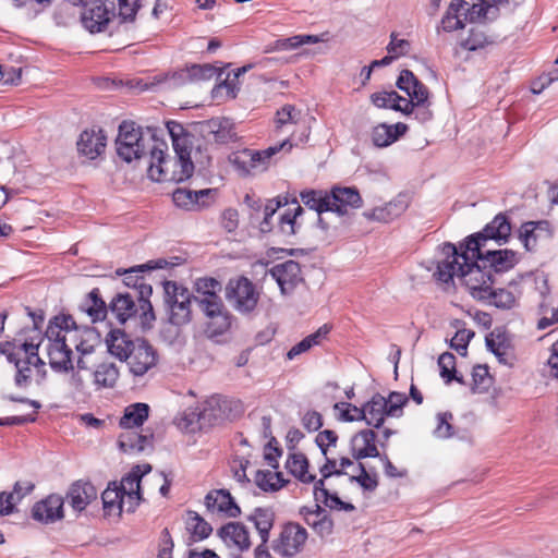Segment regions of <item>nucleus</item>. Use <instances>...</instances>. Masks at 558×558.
<instances>
[{"label":"nucleus","mask_w":558,"mask_h":558,"mask_svg":"<svg viewBox=\"0 0 558 558\" xmlns=\"http://www.w3.org/2000/svg\"><path fill=\"white\" fill-rule=\"evenodd\" d=\"M71 315H57L49 320L45 337L48 341L47 353L50 367L58 373H68L74 369L72 348L77 350L82 330Z\"/></svg>","instance_id":"nucleus-1"},{"label":"nucleus","mask_w":558,"mask_h":558,"mask_svg":"<svg viewBox=\"0 0 558 558\" xmlns=\"http://www.w3.org/2000/svg\"><path fill=\"white\" fill-rule=\"evenodd\" d=\"M167 150L168 145L162 140L153 146L148 160V177L156 182L175 183L190 179L194 172L191 149L174 151L173 157L168 156Z\"/></svg>","instance_id":"nucleus-2"},{"label":"nucleus","mask_w":558,"mask_h":558,"mask_svg":"<svg viewBox=\"0 0 558 558\" xmlns=\"http://www.w3.org/2000/svg\"><path fill=\"white\" fill-rule=\"evenodd\" d=\"M81 12V22L90 33L104 32L118 14L124 22H133L141 8L137 0H86Z\"/></svg>","instance_id":"nucleus-3"},{"label":"nucleus","mask_w":558,"mask_h":558,"mask_svg":"<svg viewBox=\"0 0 558 558\" xmlns=\"http://www.w3.org/2000/svg\"><path fill=\"white\" fill-rule=\"evenodd\" d=\"M151 293V286H143L135 292H119L109 302L110 314L122 325L138 317L142 327L149 328L156 319L149 301Z\"/></svg>","instance_id":"nucleus-4"},{"label":"nucleus","mask_w":558,"mask_h":558,"mask_svg":"<svg viewBox=\"0 0 558 558\" xmlns=\"http://www.w3.org/2000/svg\"><path fill=\"white\" fill-rule=\"evenodd\" d=\"M160 141L150 132L144 133L134 122L123 121L116 140L117 154L126 162L149 159L153 146Z\"/></svg>","instance_id":"nucleus-5"},{"label":"nucleus","mask_w":558,"mask_h":558,"mask_svg":"<svg viewBox=\"0 0 558 558\" xmlns=\"http://www.w3.org/2000/svg\"><path fill=\"white\" fill-rule=\"evenodd\" d=\"M196 305L204 315L205 332L209 338L227 333L236 322L220 295L209 294L204 300H196Z\"/></svg>","instance_id":"nucleus-6"},{"label":"nucleus","mask_w":558,"mask_h":558,"mask_svg":"<svg viewBox=\"0 0 558 558\" xmlns=\"http://www.w3.org/2000/svg\"><path fill=\"white\" fill-rule=\"evenodd\" d=\"M1 352L7 355L8 361L13 363L16 368L14 383L17 387H28L32 383L34 371L41 377L45 376V362L38 355L37 344L25 342L16 352L7 353L4 350Z\"/></svg>","instance_id":"nucleus-7"},{"label":"nucleus","mask_w":558,"mask_h":558,"mask_svg":"<svg viewBox=\"0 0 558 558\" xmlns=\"http://www.w3.org/2000/svg\"><path fill=\"white\" fill-rule=\"evenodd\" d=\"M481 254L473 255V251L464 247L461 255L464 260V270L461 272L460 279L471 295L477 300H484L485 293L494 284L490 269L484 268V264L480 262Z\"/></svg>","instance_id":"nucleus-8"},{"label":"nucleus","mask_w":558,"mask_h":558,"mask_svg":"<svg viewBox=\"0 0 558 558\" xmlns=\"http://www.w3.org/2000/svg\"><path fill=\"white\" fill-rule=\"evenodd\" d=\"M291 148L292 144L290 141L284 140L280 144L270 146L267 149L260 151L252 149L234 151L229 156V161L240 173V175H251L265 171L268 168L269 159L274 155L283 149L290 151Z\"/></svg>","instance_id":"nucleus-9"},{"label":"nucleus","mask_w":558,"mask_h":558,"mask_svg":"<svg viewBox=\"0 0 558 558\" xmlns=\"http://www.w3.org/2000/svg\"><path fill=\"white\" fill-rule=\"evenodd\" d=\"M192 294L174 281L163 283V303L168 313V320L174 326H184L192 319Z\"/></svg>","instance_id":"nucleus-10"},{"label":"nucleus","mask_w":558,"mask_h":558,"mask_svg":"<svg viewBox=\"0 0 558 558\" xmlns=\"http://www.w3.org/2000/svg\"><path fill=\"white\" fill-rule=\"evenodd\" d=\"M225 296L231 306L243 315L253 313L259 301V292L255 284L244 276L229 280Z\"/></svg>","instance_id":"nucleus-11"},{"label":"nucleus","mask_w":558,"mask_h":558,"mask_svg":"<svg viewBox=\"0 0 558 558\" xmlns=\"http://www.w3.org/2000/svg\"><path fill=\"white\" fill-rule=\"evenodd\" d=\"M511 233V225L507 216L498 214L485 228L475 234L470 235L465 241V247L473 251V255L482 253L488 240L496 241L499 245L507 242Z\"/></svg>","instance_id":"nucleus-12"},{"label":"nucleus","mask_w":558,"mask_h":558,"mask_svg":"<svg viewBox=\"0 0 558 558\" xmlns=\"http://www.w3.org/2000/svg\"><path fill=\"white\" fill-rule=\"evenodd\" d=\"M465 244L460 245V250L452 243H445L440 247L441 257L437 260L436 271L434 276L444 283H449L453 277H461L464 270V260L461 255Z\"/></svg>","instance_id":"nucleus-13"},{"label":"nucleus","mask_w":558,"mask_h":558,"mask_svg":"<svg viewBox=\"0 0 558 558\" xmlns=\"http://www.w3.org/2000/svg\"><path fill=\"white\" fill-rule=\"evenodd\" d=\"M307 531L299 523L284 524L278 538L272 542L275 553L284 558H291L299 554L307 539Z\"/></svg>","instance_id":"nucleus-14"},{"label":"nucleus","mask_w":558,"mask_h":558,"mask_svg":"<svg viewBox=\"0 0 558 558\" xmlns=\"http://www.w3.org/2000/svg\"><path fill=\"white\" fill-rule=\"evenodd\" d=\"M354 415L344 413L345 422L365 421L368 426L380 428L388 416L387 402L380 393H375L363 407H352Z\"/></svg>","instance_id":"nucleus-15"},{"label":"nucleus","mask_w":558,"mask_h":558,"mask_svg":"<svg viewBox=\"0 0 558 558\" xmlns=\"http://www.w3.org/2000/svg\"><path fill=\"white\" fill-rule=\"evenodd\" d=\"M329 211L339 216L348 215L351 209L362 207L363 199L355 186L335 185L328 192Z\"/></svg>","instance_id":"nucleus-16"},{"label":"nucleus","mask_w":558,"mask_h":558,"mask_svg":"<svg viewBox=\"0 0 558 558\" xmlns=\"http://www.w3.org/2000/svg\"><path fill=\"white\" fill-rule=\"evenodd\" d=\"M157 359V352L148 341L144 339H136L135 347L131 351L130 357H128L126 361L133 375L143 376L150 368L156 366Z\"/></svg>","instance_id":"nucleus-17"},{"label":"nucleus","mask_w":558,"mask_h":558,"mask_svg":"<svg viewBox=\"0 0 558 558\" xmlns=\"http://www.w3.org/2000/svg\"><path fill=\"white\" fill-rule=\"evenodd\" d=\"M269 274L280 287L282 294L291 293L303 281L301 265L293 259L275 265Z\"/></svg>","instance_id":"nucleus-18"},{"label":"nucleus","mask_w":558,"mask_h":558,"mask_svg":"<svg viewBox=\"0 0 558 558\" xmlns=\"http://www.w3.org/2000/svg\"><path fill=\"white\" fill-rule=\"evenodd\" d=\"M216 190L204 189L192 191L187 189H177L172 193V201L177 207L185 210H198L210 205L214 201Z\"/></svg>","instance_id":"nucleus-19"},{"label":"nucleus","mask_w":558,"mask_h":558,"mask_svg":"<svg viewBox=\"0 0 558 558\" xmlns=\"http://www.w3.org/2000/svg\"><path fill=\"white\" fill-rule=\"evenodd\" d=\"M64 499L58 494H50L37 501L32 508V518L41 523H53L63 519Z\"/></svg>","instance_id":"nucleus-20"},{"label":"nucleus","mask_w":558,"mask_h":558,"mask_svg":"<svg viewBox=\"0 0 558 558\" xmlns=\"http://www.w3.org/2000/svg\"><path fill=\"white\" fill-rule=\"evenodd\" d=\"M376 440L377 434L371 428H365L354 434L350 439V452L352 458L356 461H361L365 458L380 457Z\"/></svg>","instance_id":"nucleus-21"},{"label":"nucleus","mask_w":558,"mask_h":558,"mask_svg":"<svg viewBox=\"0 0 558 558\" xmlns=\"http://www.w3.org/2000/svg\"><path fill=\"white\" fill-rule=\"evenodd\" d=\"M480 262L484 264V268H489L492 272L496 274L508 271L518 263L517 253L508 248L487 251L482 248Z\"/></svg>","instance_id":"nucleus-22"},{"label":"nucleus","mask_w":558,"mask_h":558,"mask_svg":"<svg viewBox=\"0 0 558 558\" xmlns=\"http://www.w3.org/2000/svg\"><path fill=\"white\" fill-rule=\"evenodd\" d=\"M473 4V0H452L440 21V27L445 32H453L464 27L470 22L466 16V8Z\"/></svg>","instance_id":"nucleus-23"},{"label":"nucleus","mask_w":558,"mask_h":558,"mask_svg":"<svg viewBox=\"0 0 558 558\" xmlns=\"http://www.w3.org/2000/svg\"><path fill=\"white\" fill-rule=\"evenodd\" d=\"M218 535L226 545L235 546L240 551L251 548L250 532L241 522H228L218 530Z\"/></svg>","instance_id":"nucleus-24"},{"label":"nucleus","mask_w":558,"mask_h":558,"mask_svg":"<svg viewBox=\"0 0 558 558\" xmlns=\"http://www.w3.org/2000/svg\"><path fill=\"white\" fill-rule=\"evenodd\" d=\"M230 401L219 396L207 399L203 409L197 414L198 421L203 424L215 425L228 417Z\"/></svg>","instance_id":"nucleus-25"},{"label":"nucleus","mask_w":558,"mask_h":558,"mask_svg":"<svg viewBox=\"0 0 558 558\" xmlns=\"http://www.w3.org/2000/svg\"><path fill=\"white\" fill-rule=\"evenodd\" d=\"M96 498L97 490L89 482L76 481L70 486L66 493L68 502L73 510L78 512L85 510Z\"/></svg>","instance_id":"nucleus-26"},{"label":"nucleus","mask_w":558,"mask_h":558,"mask_svg":"<svg viewBox=\"0 0 558 558\" xmlns=\"http://www.w3.org/2000/svg\"><path fill=\"white\" fill-rule=\"evenodd\" d=\"M205 504L209 510L223 512L229 518H238L241 514V508L227 489L209 492L205 497Z\"/></svg>","instance_id":"nucleus-27"},{"label":"nucleus","mask_w":558,"mask_h":558,"mask_svg":"<svg viewBox=\"0 0 558 558\" xmlns=\"http://www.w3.org/2000/svg\"><path fill=\"white\" fill-rule=\"evenodd\" d=\"M486 347L499 363L511 366L514 361L513 348L506 332L494 330L486 337Z\"/></svg>","instance_id":"nucleus-28"},{"label":"nucleus","mask_w":558,"mask_h":558,"mask_svg":"<svg viewBox=\"0 0 558 558\" xmlns=\"http://www.w3.org/2000/svg\"><path fill=\"white\" fill-rule=\"evenodd\" d=\"M118 444L124 453H140L147 449L151 450L154 434H138L133 429H128L120 434Z\"/></svg>","instance_id":"nucleus-29"},{"label":"nucleus","mask_w":558,"mask_h":558,"mask_svg":"<svg viewBox=\"0 0 558 558\" xmlns=\"http://www.w3.org/2000/svg\"><path fill=\"white\" fill-rule=\"evenodd\" d=\"M107 137L102 130H86L77 142V149L90 159L98 157L106 148Z\"/></svg>","instance_id":"nucleus-30"},{"label":"nucleus","mask_w":558,"mask_h":558,"mask_svg":"<svg viewBox=\"0 0 558 558\" xmlns=\"http://www.w3.org/2000/svg\"><path fill=\"white\" fill-rule=\"evenodd\" d=\"M82 332L83 335L81 336L78 348L76 350L78 353L76 367L78 369H88L89 363L87 361V356L95 352L96 348L101 344V340L100 335L95 328L86 327Z\"/></svg>","instance_id":"nucleus-31"},{"label":"nucleus","mask_w":558,"mask_h":558,"mask_svg":"<svg viewBox=\"0 0 558 558\" xmlns=\"http://www.w3.org/2000/svg\"><path fill=\"white\" fill-rule=\"evenodd\" d=\"M407 131L408 125L402 122L392 125L380 123L373 129L372 141L377 147H387L404 135Z\"/></svg>","instance_id":"nucleus-32"},{"label":"nucleus","mask_w":558,"mask_h":558,"mask_svg":"<svg viewBox=\"0 0 558 558\" xmlns=\"http://www.w3.org/2000/svg\"><path fill=\"white\" fill-rule=\"evenodd\" d=\"M106 343L108 351L120 361H126L135 347V341L121 329H112L106 338Z\"/></svg>","instance_id":"nucleus-33"},{"label":"nucleus","mask_w":558,"mask_h":558,"mask_svg":"<svg viewBox=\"0 0 558 558\" xmlns=\"http://www.w3.org/2000/svg\"><path fill=\"white\" fill-rule=\"evenodd\" d=\"M167 262L163 259H159L157 262L150 260L146 264L132 267L128 270H118V275H124L123 282L126 287L131 288L132 290L130 292L141 291L143 286H149L146 283L145 278L143 276H140L138 272H144L146 270H153L157 268H162L163 265H166Z\"/></svg>","instance_id":"nucleus-34"},{"label":"nucleus","mask_w":558,"mask_h":558,"mask_svg":"<svg viewBox=\"0 0 558 558\" xmlns=\"http://www.w3.org/2000/svg\"><path fill=\"white\" fill-rule=\"evenodd\" d=\"M275 511L269 507H258L247 517V521L252 522L259 534L260 541L267 544L270 531L275 523Z\"/></svg>","instance_id":"nucleus-35"},{"label":"nucleus","mask_w":558,"mask_h":558,"mask_svg":"<svg viewBox=\"0 0 558 558\" xmlns=\"http://www.w3.org/2000/svg\"><path fill=\"white\" fill-rule=\"evenodd\" d=\"M203 128L219 144L229 143L235 137L233 123L228 118H213L204 122Z\"/></svg>","instance_id":"nucleus-36"},{"label":"nucleus","mask_w":558,"mask_h":558,"mask_svg":"<svg viewBox=\"0 0 558 558\" xmlns=\"http://www.w3.org/2000/svg\"><path fill=\"white\" fill-rule=\"evenodd\" d=\"M407 208L408 203L405 199L398 197L387 203L385 206L365 211L363 215L368 220L389 222L404 213Z\"/></svg>","instance_id":"nucleus-37"},{"label":"nucleus","mask_w":558,"mask_h":558,"mask_svg":"<svg viewBox=\"0 0 558 558\" xmlns=\"http://www.w3.org/2000/svg\"><path fill=\"white\" fill-rule=\"evenodd\" d=\"M150 471L151 465L148 463H144V471H141V466H133L131 472L122 478L121 484L118 485L123 490V495L129 499H142L141 480Z\"/></svg>","instance_id":"nucleus-38"},{"label":"nucleus","mask_w":558,"mask_h":558,"mask_svg":"<svg viewBox=\"0 0 558 558\" xmlns=\"http://www.w3.org/2000/svg\"><path fill=\"white\" fill-rule=\"evenodd\" d=\"M81 310L87 313L93 322L104 320L109 311V304L101 298L99 288H94L80 305Z\"/></svg>","instance_id":"nucleus-39"},{"label":"nucleus","mask_w":558,"mask_h":558,"mask_svg":"<svg viewBox=\"0 0 558 558\" xmlns=\"http://www.w3.org/2000/svg\"><path fill=\"white\" fill-rule=\"evenodd\" d=\"M308 460L302 452L290 453L286 462L289 473L305 484H311L315 481V475L308 473Z\"/></svg>","instance_id":"nucleus-40"},{"label":"nucleus","mask_w":558,"mask_h":558,"mask_svg":"<svg viewBox=\"0 0 558 558\" xmlns=\"http://www.w3.org/2000/svg\"><path fill=\"white\" fill-rule=\"evenodd\" d=\"M149 407L146 403H133L125 408L119 425L124 429L140 427L148 418Z\"/></svg>","instance_id":"nucleus-41"},{"label":"nucleus","mask_w":558,"mask_h":558,"mask_svg":"<svg viewBox=\"0 0 558 558\" xmlns=\"http://www.w3.org/2000/svg\"><path fill=\"white\" fill-rule=\"evenodd\" d=\"M322 39L317 35H295L289 38H280L265 47V52L293 50L303 45L317 44Z\"/></svg>","instance_id":"nucleus-42"},{"label":"nucleus","mask_w":558,"mask_h":558,"mask_svg":"<svg viewBox=\"0 0 558 558\" xmlns=\"http://www.w3.org/2000/svg\"><path fill=\"white\" fill-rule=\"evenodd\" d=\"M102 506L106 514L122 513L125 505V496L116 482L108 485L101 494Z\"/></svg>","instance_id":"nucleus-43"},{"label":"nucleus","mask_w":558,"mask_h":558,"mask_svg":"<svg viewBox=\"0 0 558 558\" xmlns=\"http://www.w3.org/2000/svg\"><path fill=\"white\" fill-rule=\"evenodd\" d=\"M330 332V327L328 325H323L315 332L306 336L303 340L294 344L287 353L288 360H293L298 355L307 352L315 345L322 343L324 339L327 338Z\"/></svg>","instance_id":"nucleus-44"},{"label":"nucleus","mask_w":558,"mask_h":558,"mask_svg":"<svg viewBox=\"0 0 558 558\" xmlns=\"http://www.w3.org/2000/svg\"><path fill=\"white\" fill-rule=\"evenodd\" d=\"M300 198L305 206L315 210L318 215L329 211L328 191L304 190L300 193Z\"/></svg>","instance_id":"nucleus-45"},{"label":"nucleus","mask_w":558,"mask_h":558,"mask_svg":"<svg viewBox=\"0 0 558 558\" xmlns=\"http://www.w3.org/2000/svg\"><path fill=\"white\" fill-rule=\"evenodd\" d=\"M97 388H112L119 378V369L113 363H101L93 373Z\"/></svg>","instance_id":"nucleus-46"},{"label":"nucleus","mask_w":558,"mask_h":558,"mask_svg":"<svg viewBox=\"0 0 558 558\" xmlns=\"http://www.w3.org/2000/svg\"><path fill=\"white\" fill-rule=\"evenodd\" d=\"M254 482L264 492H277L286 485L282 473L269 470H258Z\"/></svg>","instance_id":"nucleus-47"},{"label":"nucleus","mask_w":558,"mask_h":558,"mask_svg":"<svg viewBox=\"0 0 558 558\" xmlns=\"http://www.w3.org/2000/svg\"><path fill=\"white\" fill-rule=\"evenodd\" d=\"M438 366L440 369V376L447 384L456 380L461 385H465V380L462 375L457 374L456 369V356L450 352H445L438 357Z\"/></svg>","instance_id":"nucleus-48"},{"label":"nucleus","mask_w":558,"mask_h":558,"mask_svg":"<svg viewBox=\"0 0 558 558\" xmlns=\"http://www.w3.org/2000/svg\"><path fill=\"white\" fill-rule=\"evenodd\" d=\"M186 529L194 539L207 538L213 532L211 525L195 511L187 512Z\"/></svg>","instance_id":"nucleus-49"},{"label":"nucleus","mask_w":558,"mask_h":558,"mask_svg":"<svg viewBox=\"0 0 558 558\" xmlns=\"http://www.w3.org/2000/svg\"><path fill=\"white\" fill-rule=\"evenodd\" d=\"M483 301H489V304L501 308L510 310L515 305V296L506 289L494 290L493 286L487 290Z\"/></svg>","instance_id":"nucleus-50"},{"label":"nucleus","mask_w":558,"mask_h":558,"mask_svg":"<svg viewBox=\"0 0 558 558\" xmlns=\"http://www.w3.org/2000/svg\"><path fill=\"white\" fill-rule=\"evenodd\" d=\"M167 129L172 140V146L174 151H184V149H191V141L189 135L185 133L182 124L170 121L167 123Z\"/></svg>","instance_id":"nucleus-51"},{"label":"nucleus","mask_w":558,"mask_h":558,"mask_svg":"<svg viewBox=\"0 0 558 558\" xmlns=\"http://www.w3.org/2000/svg\"><path fill=\"white\" fill-rule=\"evenodd\" d=\"M492 380L487 365L478 364L473 367L471 389L474 393L487 391L492 385Z\"/></svg>","instance_id":"nucleus-52"},{"label":"nucleus","mask_w":558,"mask_h":558,"mask_svg":"<svg viewBox=\"0 0 558 558\" xmlns=\"http://www.w3.org/2000/svg\"><path fill=\"white\" fill-rule=\"evenodd\" d=\"M357 469L360 470L359 475H351L349 481L351 483L359 484L366 492H374L378 486L377 473H371L366 470L365 465L359 461Z\"/></svg>","instance_id":"nucleus-53"},{"label":"nucleus","mask_w":558,"mask_h":558,"mask_svg":"<svg viewBox=\"0 0 558 558\" xmlns=\"http://www.w3.org/2000/svg\"><path fill=\"white\" fill-rule=\"evenodd\" d=\"M492 43L493 41L482 29L472 27L469 32V36L461 41V47L465 50L475 51Z\"/></svg>","instance_id":"nucleus-54"},{"label":"nucleus","mask_w":558,"mask_h":558,"mask_svg":"<svg viewBox=\"0 0 558 558\" xmlns=\"http://www.w3.org/2000/svg\"><path fill=\"white\" fill-rule=\"evenodd\" d=\"M543 226H547L546 221H529L522 225L520 230V239L524 244V247L527 251H532L536 244V240L538 236L537 230H543Z\"/></svg>","instance_id":"nucleus-55"},{"label":"nucleus","mask_w":558,"mask_h":558,"mask_svg":"<svg viewBox=\"0 0 558 558\" xmlns=\"http://www.w3.org/2000/svg\"><path fill=\"white\" fill-rule=\"evenodd\" d=\"M296 207L291 210H286L279 219V230L284 235L295 234L296 218L303 213V208L299 205L298 201H294Z\"/></svg>","instance_id":"nucleus-56"},{"label":"nucleus","mask_w":558,"mask_h":558,"mask_svg":"<svg viewBox=\"0 0 558 558\" xmlns=\"http://www.w3.org/2000/svg\"><path fill=\"white\" fill-rule=\"evenodd\" d=\"M196 292L198 296H194V301L204 300L213 295H219L218 292L221 290V283L215 278H201L195 283Z\"/></svg>","instance_id":"nucleus-57"},{"label":"nucleus","mask_w":558,"mask_h":558,"mask_svg":"<svg viewBox=\"0 0 558 558\" xmlns=\"http://www.w3.org/2000/svg\"><path fill=\"white\" fill-rule=\"evenodd\" d=\"M301 118V111L295 106L287 104L282 106L276 113V125L278 129L292 123L296 124Z\"/></svg>","instance_id":"nucleus-58"},{"label":"nucleus","mask_w":558,"mask_h":558,"mask_svg":"<svg viewBox=\"0 0 558 558\" xmlns=\"http://www.w3.org/2000/svg\"><path fill=\"white\" fill-rule=\"evenodd\" d=\"M191 82L207 81L217 74V68L209 64H192L187 66Z\"/></svg>","instance_id":"nucleus-59"},{"label":"nucleus","mask_w":558,"mask_h":558,"mask_svg":"<svg viewBox=\"0 0 558 558\" xmlns=\"http://www.w3.org/2000/svg\"><path fill=\"white\" fill-rule=\"evenodd\" d=\"M323 497L317 502H323L331 510H343L347 512L355 510L354 505L345 502L339 498L337 494H331L329 490H322Z\"/></svg>","instance_id":"nucleus-60"},{"label":"nucleus","mask_w":558,"mask_h":558,"mask_svg":"<svg viewBox=\"0 0 558 558\" xmlns=\"http://www.w3.org/2000/svg\"><path fill=\"white\" fill-rule=\"evenodd\" d=\"M453 418V415L450 412H442L437 414V426L434 430V435L438 438H450L454 435L453 426L450 421Z\"/></svg>","instance_id":"nucleus-61"},{"label":"nucleus","mask_w":558,"mask_h":558,"mask_svg":"<svg viewBox=\"0 0 558 558\" xmlns=\"http://www.w3.org/2000/svg\"><path fill=\"white\" fill-rule=\"evenodd\" d=\"M387 402L388 416H400L402 414V408L408 402L405 393L392 391L388 398H385Z\"/></svg>","instance_id":"nucleus-62"},{"label":"nucleus","mask_w":558,"mask_h":558,"mask_svg":"<svg viewBox=\"0 0 558 558\" xmlns=\"http://www.w3.org/2000/svg\"><path fill=\"white\" fill-rule=\"evenodd\" d=\"M401 100V96L395 92H378L371 95L372 104L377 108L392 109V105Z\"/></svg>","instance_id":"nucleus-63"},{"label":"nucleus","mask_w":558,"mask_h":558,"mask_svg":"<svg viewBox=\"0 0 558 558\" xmlns=\"http://www.w3.org/2000/svg\"><path fill=\"white\" fill-rule=\"evenodd\" d=\"M474 336V332L468 329L458 330L454 337L451 339L450 345L460 355H466L468 344L471 338Z\"/></svg>","instance_id":"nucleus-64"}]
</instances>
